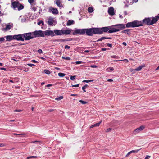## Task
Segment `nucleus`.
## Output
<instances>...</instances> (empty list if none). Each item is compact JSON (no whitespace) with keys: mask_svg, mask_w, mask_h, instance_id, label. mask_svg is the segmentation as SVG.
Returning a JSON list of instances; mask_svg holds the SVG:
<instances>
[{"mask_svg":"<svg viewBox=\"0 0 159 159\" xmlns=\"http://www.w3.org/2000/svg\"><path fill=\"white\" fill-rule=\"evenodd\" d=\"M78 34H80L82 35L86 34L88 36H92L93 34H98L97 28L77 29L75 30L73 33V35Z\"/></svg>","mask_w":159,"mask_h":159,"instance_id":"1","label":"nucleus"},{"mask_svg":"<svg viewBox=\"0 0 159 159\" xmlns=\"http://www.w3.org/2000/svg\"><path fill=\"white\" fill-rule=\"evenodd\" d=\"M142 26H143V25H142L141 21H139L137 20H134L133 22H128L126 24V28H134Z\"/></svg>","mask_w":159,"mask_h":159,"instance_id":"2","label":"nucleus"},{"mask_svg":"<svg viewBox=\"0 0 159 159\" xmlns=\"http://www.w3.org/2000/svg\"><path fill=\"white\" fill-rule=\"evenodd\" d=\"M141 22L142 23V25H143V24H145L148 25H152L153 24L156 23L153 17L152 18H145Z\"/></svg>","mask_w":159,"mask_h":159,"instance_id":"3","label":"nucleus"},{"mask_svg":"<svg viewBox=\"0 0 159 159\" xmlns=\"http://www.w3.org/2000/svg\"><path fill=\"white\" fill-rule=\"evenodd\" d=\"M11 5L14 9L17 8L18 10L19 11L22 10L24 7V6L18 1H14L12 2Z\"/></svg>","mask_w":159,"mask_h":159,"instance_id":"4","label":"nucleus"},{"mask_svg":"<svg viewBox=\"0 0 159 159\" xmlns=\"http://www.w3.org/2000/svg\"><path fill=\"white\" fill-rule=\"evenodd\" d=\"M33 38L39 37H44L43 31L39 30H36L32 32Z\"/></svg>","mask_w":159,"mask_h":159,"instance_id":"5","label":"nucleus"},{"mask_svg":"<svg viewBox=\"0 0 159 159\" xmlns=\"http://www.w3.org/2000/svg\"><path fill=\"white\" fill-rule=\"evenodd\" d=\"M24 40H29L33 38L32 32H29L22 34Z\"/></svg>","mask_w":159,"mask_h":159,"instance_id":"6","label":"nucleus"},{"mask_svg":"<svg viewBox=\"0 0 159 159\" xmlns=\"http://www.w3.org/2000/svg\"><path fill=\"white\" fill-rule=\"evenodd\" d=\"M98 34H101L103 32H108L109 27H105L101 28H97Z\"/></svg>","mask_w":159,"mask_h":159,"instance_id":"7","label":"nucleus"},{"mask_svg":"<svg viewBox=\"0 0 159 159\" xmlns=\"http://www.w3.org/2000/svg\"><path fill=\"white\" fill-rule=\"evenodd\" d=\"M44 37L45 36H51L53 37L55 36L54 33V31L51 30H47L43 31Z\"/></svg>","mask_w":159,"mask_h":159,"instance_id":"8","label":"nucleus"},{"mask_svg":"<svg viewBox=\"0 0 159 159\" xmlns=\"http://www.w3.org/2000/svg\"><path fill=\"white\" fill-rule=\"evenodd\" d=\"M14 39L18 41H24V39L23 38L22 34H19L14 35Z\"/></svg>","mask_w":159,"mask_h":159,"instance_id":"9","label":"nucleus"},{"mask_svg":"<svg viewBox=\"0 0 159 159\" xmlns=\"http://www.w3.org/2000/svg\"><path fill=\"white\" fill-rule=\"evenodd\" d=\"M63 32V30H54V34L56 35H62Z\"/></svg>","mask_w":159,"mask_h":159,"instance_id":"10","label":"nucleus"},{"mask_svg":"<svg viewBox=\"0 0 159 159\" xmlns=\"http://www.w3.org/2000/svg\"><path fill=\"white\" fill-rule=\"evenodd\" d=\"M145 128V126L143 125H141L139 127L136 128L134 131V133H138L140 131L143 130Z\"/></svg>","mask_w":159,"mask_h":159,"instance_id":"11","label":"nucleus"},{"mask_svg":"<svg viewBox=\"0 0 159 159\" xmlns=\"http://www.w3.org/2000/svg\"><path fill=\"white\" fill-rule=\"evenodd\" d=\"M120 30L119 29H116L114 28H111V27H109V30L108 31L109 33H112L118 32Z\"/></svg>","mask_w":159,"mask_h":159,"instance_id":"12","label":"nucleus"},{"mask_svg":"<svg viewBox=\"0 0 159 159\" xmlns=\"http://www.w3.org/2000/svg\"><path fill=\"white\" fill-rule=\"evenodd\" d=\"M125 24H116L114 25V26H117L118 27V29L121 30L123 29H124L125 28Z\"/></svg>","mask_w":159,"mask_h":159,"instance_id":"13","label":"nucleus"},{"mask_svg":"<svg viewBox=\"0 0 159 159\" xmlns=\"http://www.w3.org/2000/svg\"><path fill=\"white\" fill-rule=\"evenodd\" d=\"M72 30H73L71 29H68L64 30H63V35H67L69 34Z\"/></svg>","mask_w":159,"mask_h":159,"instance_id":"14","label":"nucleus"},{"mask_svg":"<svg viewBox=\"0 0 159 159\" xmlns=\"http://www.w3.org/2000/svg\"><path fill=\"white\" fill-rule=\"evenodd\" d=\"M108 12L109 15L112 16L114 15V9L112 7H110L108 10Z\"/></svg>","mask_w":159,"mask_h":159,"instance_id":"15","label":"nucleus"},{"mask_svg":"<svg viewBox=\"0 0 159 159\" xmlns=\"http://www.w3.org/2000/svg\"><path fill=\"white\" fill-rule=\"evenodd\" d=\"M50 11H51L52 13L54 14H57L58 13V11L57 9L51 8L49 9Z\"/></svg>","mask_w":159,"mask_h":159,"instance_id":"16","label":"nucleus"},{"mask_svg":"<svg viewBox=\"0 0 159 159\" xmlns=\"http://www.w3.org/2000/svg\"><path fill=\"white\" fill-rule=\"evenodd\" d=\"M6 38V41H10L13 39H14V36L8 35L5 37Z\"/></svg>","mask_w":159,"mask_h":159,"instance_id":"17","label":"nucleus"},{"mask_svg":"<svg viewBox=\"0 0 159 159\" xmlns=\"http://www.w3.org/2000/svg\"><path fill=\"white\" fill-rule=\"evenodd\" d=\"M11 25H6L5 28H2L1 30L2 31H6L11 29Z\"/></svg>","mask_w":159,"mask_h":159,"instance_id":"18","label":"nucleus"},{"mask_svg":"<svg viewBox=\"0 0 159 159\" xmlns=\"http://www.w3.org/2000/svg\"><path fill=\"white\" fill-rule=\"evenodd\" d=\"M54 22V20L52 18H49L48 21V23L50 25H52Z\"/></svg>","mask_w":159,"mask_h":159,"instance_id":"19","label":"nucleus"},{"mask_svg":"<svg viewBox=\"0 0 159 159\" xmlns=\"http://www.w3.org/2000/svg\"><path fill=\"white\" fill-rule=\"evenodd\" d=\"M56 3L58 6L60 7H62V5L60 0H56Z\"/></svg>","mask_w":159,"mask_h":159,"instance_id":"20","label":"nucleus"},{"mask_svg":"<svg viewBox=\"0 0 159 159\" xmlns=\"http://www.w3.org/2000/svg\"><path fill=\"white\" fill-rule=\"evenodd\" d=\"M74 23V21L73 20H69L67 23L66 25L67 26L70 25Z\"/></svg>","mask_w":159,"mask_h":159,"instance_id":"21","label":"nucleus"},{"mask_svg":"<svg viewBox=\"0 0 159 159\" xmlns=\"http://www.w3.org/2000/svg\"><path fill=\"white\" fill-rule=\"evenodd\" d=\"M145 66L144 65L139 66L138 67L135 69L134 70L137 71H139L143 67H144Z\"/></svg>","mask_w":159,"mask_h":159,"instance_id":"22","label":"nucleus"},{"mask_svg":"<svg viewBox=\"0 0 159 159\" xmlns=\"http://www.w3.org/2000/svg\"><path fill=\"white\" fill-rule=\"evenodd\" d=\"M111 39V37H102L100 38L99 39L97 40V42H99L100 41H101L105 39Z\"/></svg>","mask_w":159,"mask_h":159,"instance_id":"23","label":"nucleus"},{"mask_svg":"<svg viewBox=\"0 0 159 159\" xmlns=\"http://www.w3.org/2000/svg\"><path fill=\"white\" fill-rule=\"evenodd\" d=\"M153 18L156 23L157 21L159 20V13L157 16L153 17Z\"/></svg>","mask_w":159,"mask_h":159,"instance_id":"24","label":"nucleus"},{"mask_svg":"<svg viewBox=\"0 0 159 159\" xmlns=\"http://www.w3.org/2000/svg\"><path fill=\"white\" fill-rule=\"evenodd\" d=\"M88 11L89 12L91 13L93 11V8L91 7H89L88 9Z\"/></svg>","mask_w":159,"mask_h":159,"instance_id":"25","label":"nucleus"},{"mask_svg":"<svg viewBox=\"0 0 159 159\" xmlns=\"http://www.w3.org/2000/svg\"><path fill=\"white\" fill-rule=\"evenodd\" d=\"M129 30V29H126L122 31L121 32L124 33H127L128 34H129L128 33V32Z\"/></svg>","mask_w":159,"mask_h":159,"instance_id":"26","label":"nucleus"},{"mask_svg":"<svg viewBox=\"0 0 159 159\" xmlns=\"http://www.w3.org/2000/svg\"><path fill=\"white\" fill-rule=\"evenodd\" d=\"M58 75L59 77H62L65 76L66 74L62 73H59Z\"/></svg>","mask_w":159,"mask_h":159,"instance_id":"27","label":"nucleus"},{"mask_svg":"<svg viewBox=\"0 0 159 159\" xmlns=\"http://www.w3.org/2000/svg\"><path fill=\"white\" fill-rule=\"evenodd\" d=\"M102 121L101 120L99 122L96 123L94 124L95 127H98L100 125V124L102 122Z\"/></svg>","mask_w":159,"mask_h":159,"instance_id":"28","label":"nucleus"},{"mask_svg":"<svg viewBox=\"0 0 159 159\" xmlns=\"http://www.w3.org/2000/svg\"><path fill=\"white\" fill-rule=\"evenodd\" d=\"M63 98V97L62 96H60V97L57 98L55 99V100L59 101L61 100Z\"/></svg>","mask_w":159,"mask_h":159,"instance_id":"29","label":"nucleus"},{"mask_svg":"<svg viewBox=\"0 0 159 159\" xmlns=\"http://www.w3.org/2000/svg\"><path fill=\"white\" fill-rule=\"evenodd\" d=\"M44 73L47 74H50V71L48 70L45 69L44 70Z\"/></svg>","mask_w":159,"mask_h":159,"instance_id":"30","label":"nucleus"},{"mask_svg":"<svg viewBox=\"0 0 159 159\" xmlns=\"http://www.w3.org/2000/svg\"><path fill=\"white\" fill-rule=\"evenodd\" d=\"M88 87V85L87 84H85L84 86L82 87V89L83 90L84 92H85L86 91L85 89L86 88H87Z\"/></svg>","mask_w":159,"mask_h":159,"instance_id":"31","label":"nucleus"},{"mask_svg":"<svg viewBox=\"0 0 159 159\" xmlns=\"http://www.w3.org/2000/svg\"><path fill=\"white\" fill-rule=\"evenodd\" d=\"M79 102L83 104H84L87 103L86 102L82 100H80Z\"/></svg>","mask_w":159,"mask_h":159,"instance_id":"32","label":"nucleus"},{"mask_svg":"<svg viewBox=\"0 0 159 159\" xmlns=\"http://www.w3.org/2000/svg\"><path fill=\"white\" fill-rule=\"evenodd\" d=\"M62 58L63 59H66V60H70V57H62Z\"/></svg>","mask_w":159,"mask_h":159,"instance_id":"33","label":"nucleus"},{"mask_svg":"<svg viewBox=\"0 0 159 159\" xmlns=\"http://www.w3.org/2000/svg\"><path fill=\"white\" fill-rule=\"evenodd\" d=\"M37 157H38L36 156H31L28 157H27V159H29L31 158H36Z\"/></svg>","mask_w":159,"mask_h":159,"instance_id":"34","label":"nucleus"},{"mask_svg":"<svg viewBox=\"0 0 159 159\" xmlns=\"http://www.w3.org/2000/svg\"><path fill=\"white\" fill-rule=\"evenodd\" d=\"M76 77V75L71 76L70 77V79L72 80H74Z\"/></svg>","mask_w":159,"mask_h":159,"instance_id":"35","label":"nucleus"},{"mask_svg":"<svg viewBox=\"0 0 159 159\" xmlns=\"http://www.w3.org/2000/svg\"><path fill=\"white\" fill-rule=\"evenodd\" d=\"M111 57L112 58L118 59L119 58V57L118 56H116L115 55H113L111 56Z\"/></svg>","mask_w":159,"mask_h":159,"instance_id":"36","label":"nucleus"},{"mask_svg":"<svg viewBox=\"0 0 159 159\" xmlns=\"http://www.w3.org/2000/svg\"><path fill=\"white\" fill-rule=\"evenodd\" d=\"M139 150H133L130 151L131 153H137L138 152V151Z\"/></svg>","mask_w":159,"mask_h":159,"instance_id":"37","label":"nucleus"},{"mask_svg":"<svg viewBox=\"0 0 159 159\" xmlns=\"http://www.w3.org/2000/svg\"><path fill=\"white\" fill-rule=\"evenodd\" d=\"M36 142L39 143V144H41V142L40 141H32L31 142L32 143H35Z\"/></svg>","mask_w":159,"mask_h":159,"instance_id":"38","label":"nucleus"},{"mask_svg":"<svg viewBox=\"0 0 159 159\" xmlns=\"http://www.w3.org/2000/svg\"><path fill=\"white\" fill-rule=\"evenodd\" d=\"M42 24L43 25H44V22L42 21H40L38 23V25H40V24Z\"/></svg>","mask_w":159,"mask_h":159,"instance_id":"39","label":"nucleus"},{"mask_svg":"<svg viewBox=\"0 0 159 159\" xmlns=\"http://www.w3.org/2000/svg\"><path fill=\"white\" fill-rule=\"evenodd\" d=\"M84 63V62H83L81 61H77L75 62V63L76 64H79Z\"/></svg>","mask_w":159,"mask_h":159,"instance_id":"40","label":"nucleus"},{"mask_svg":"<svg viewBox=\"0 0 159 159\" xmlns=\"http://www.w3.org/2000/svg\"><path fill=\"white\" fill-rule=\"evenodd\" d=\"M57 41L61 42L67 41L66 39H60L57 40Z\"/></svg>","mask_w":159,"mask_h":159,"instance_id":"41","label":"nucleus"},{"mask_svg":"<svg viewBox=\"0 0 159 159\" xmlns=\"http://www.w3.org/2000/svg\"><path fill=\"white\" fill-rule=\"evenodd\" d=\"M120 61H125L126 62L128 63L129 62L128 60L127 59H125L124 60H119Z\"/></svg>","mask_w":159,"mask_h":159,"instance_id":"42","label":"nucleus"},{"mask_svg":"<svg viewBox=\"0 0 159 159\" xmlns=\"http://www.w3.org/2000/svg\"><path fill=\"white\" fill-rule=\"evenodd\" d=\"M37 52H38V53H39V54L42 53L43 52L42 50L41 49H39L38 50Z\"/></svg>","mask_w":159,"mask_h":159,"instance_id":"43","label":"nucleus"},{"mask_svg":"<svg viewBox=\"0 0 159 159\" xmlns=\"http://www.w3.org/2000/svg\"><path fill=\"white\" fill-rule=\"evenodd\" d=\"M13 134L14 135H25V134H16V133H14Z\"/></svg>","mask_w":159,"mask_h":159,"instance_id":"44","label":"nucleus"},{"mask_svg":"<svg viewBox=\"0 0 159 159\" xmlns=\"http://www.w3.org/2000/svg\"><path fill=\"white\" fill-rule=\"evenodd\" d=\"M112 130V129L111 128H109L107 129V131H106V132H110Z\"/></svg>","mask_w":159,"mask_h":159,"instance_id":"45","label":"nucleus"},{"mask_svg":"<svg viewBox=\"0 0 159 159\" xmlns=\"http://www.w3.org/2000/svg\"><path fill=\"white\" fill-rule=\"evenodd\" d=\"M28 65L30 67H32L35 66V65L34 64H28Z\"/></svg>","mask_w":159,"mask_h":159,"instance_id":"46","label":"nucleus"},{"mask_svg":"<svg viewBox=\"0 0 159 159\" xmlns=\"http://www.w3.org/2000/svg\"><path fill=\"white\" fill-rule=\"evenodd\" d=\"M109 69L111 71L113 70H114V68L113 67H110L109 68L107 69L106 70H107Z\"/></svg>","mask_w":159,"mask_h":159,"instance_id":"47","label":"nucleus"},{"mask_svg":"<svg viewBox=\"0 0 159 159\" xmlns=\"http://www.w3.org/2000/svg\"><path fill=\"white\" fill-rule=\"evenodd\" d=\"M22 111V110H15L14 111V112H20Z\"/></svg>","mask_w":159,"mask_h":159,"instance_id":"48","label":"nucleus"},{"mask_svg":"<svg viewBox=\"0 0 159 159\" xmlns=\"http://www.w3.org/2000/svg\"><path fill=\"white\" fill-rule=\"evenodd\" d=\"M34 1V0H28V2L30 3L31 4L33 3Z\"/></svg>","mask_w":159,"mask_h":159,"instance_id":"49","label":"nucleus"},{"mask_svg":"<svg viewBox=\"0 0 159 159\" xmlns=\"http://www.w3.org/2000/svg\"><path fill=\"white\" fill-rule=\"evenodd\" d=\"M79 85V84L76 85H72V86L73 87H78Z\"/></svg>","mask_w":159,"mask_h":159,"instance_id":"50","label":"nucleus"},{"mask_svg":"<svg viewBox=\"0 0 159 159\" xmlns=\"http://www.w3.org/2000/svg\"><path fill=\"white\" fill-rule=\"evenodd\" d=\"M5 40V39L3 37L0 38V41H3Z\"/></svg>","mask_w":159,"mask_h":159,"instance_id":"51","label":"nucleus"},{"mask_svg":"<svg viewBox=\"0 0 159 159\" xmlns=\"http://www.w3.org/2000/svg\"><path fill=\"white\" fill-rule=\"evenodd\" d=\"M70 48V47L68 45H66L65 46V49H69Z\"/></svg>","mask_w":159,"mask_h":159,"instance_id":"52","label":"nucleus"},{"mask_svg":"<svg viewBox=\"0 0 159 159\" xmlns=\"http://www.w3.org/2000/svg\"><path fill=\"white\" fill-rule=\"evenodd\" d=\"M150 157V156L148 155H147L145 157V159H149Z\"/></svg>","mask_w":159,"mask_h":159,"instance_id":"53","label":"nucleus"},{"mask_svg":"<svg viewBox=\"0 0 159 159\" xmlns=\"http://www.w3.org/2000/svg\"><path fill=\"white\" fill-rule=\"evenodd\" d=\"M107 46L110 47H112V45L110 43H108L107 44Z\"/></svg>","mask_w":159,"mask_h":159,"instance_id":"54","label":"nucleus"},{"mask_svg":"<svg viewBox=\"0 0 159 159\" xmlns=\"http://www.w3.org/2000/svg\"><path fill=\"white\" fill-rule=\"evenodd\" d=\"M54 109H50L48 110V111L51 112H52V111H54Z\"/></svg>","mask_w":159,"mask_h":159,"instance_id":"55","label":"nucleus"},{"mask_svg":"<svg viewBox=\"0 0 159 159\" xmlns=\"http://www.w3.org/2000/svg\"><path fill=\"white\" fill-rule=\"evenodd\" d=\"M107 81L109 82H112L113 81V80L111 79H109L107 80Z\"/></svg>","mask_w":159,"mask_h":159,"instance_id":"56","label":"nucleus"},{"mask_svg":"<svg viewBox=\"0 0 159 159\" xmlns=\"http://www.w3.org/2000/svg\"><path fill=\"white\" fill-rule=\"evenodd\" d=\"M90 67L92 68H96L97 66L96 65H91Z\"/></svg>","mask_w":159,"mask_h":159,"instance_id":"57","label":"nucleus"},{"mask_svg":"<svg viewBox=\"0 0 159 159\" xmlns=\"http://www.w3.org/2000/svg\"><path fill=\"white\" fill-rule=\"evenodd\" d=\"M67 41H70L72 40V38H67L66 39Z\"/></svg>","mask_w":159,"mask_h":159,"instance_id":"58","label":"nucleus"},{"mask_svg":"<svg viewBox=\"0 0 159 159\" xmlns=\"http://www.w3.org/2000/svg\"><path fill=\"white\" fill-rule=\"evenodd\" d=\"M131 153V152H129L126 155V157H128L129 155H130Z\"/></svg>","mask_w":159,"mask_h":159,"instance_id":"59","label":"nucleus"},{"mask_svg":"<svg viewBox=\"0 0 159 159\" xmlns=\"http://www.w3.org/2000/svg\"><path fill=\"white\" fill-rule=\"evenodd\" d=\"M135 70V69H133L132 68H130V69H129V70L131 72H132V71H133L134 70Z\"/></svg>","mask_w":159,"mask_h":159,"instance_id":"60","label":"nucleus"},{"mask_svg":"<svg viewBox=\"0 0 159 159\" xmlns=\"http://www.w3.org/2000/svg\"><path fill=\"white\" fill-rule=\"evenodd\" d=\"M102 51H105L107 50V48H102Z\"/></svg>","mask_w":159,"mask_h":159,"instance_id":"61","label":"nucleus"},{"mask_svg":"<svg viewBox=\"0 0 159 159\" xmlns=\"http://www.w3.org/2000/svg\"><path fill=\"white\" fill-rule=\"evenodd\" d=\"M0 69L1 70H6V69L5 68H0Z\"/></svg>","mask_w":159,"mask_h":159,"instance_id":"62","label":"nucleus"},{"mask_svg":"<svg viewBox=\"0 0 159 159\" xmlns=\"http://www.w3.org/2000/svg\"><path fill=\"white\" fill-rule=\"evenodd\" d=\"M94 127H95L94 124V125H91V126H90V128H93Z\"/></svg>","mask_w":159,"mask_h":159,"instance_id":"63","label":"nucleus"},{"mask_svg":"<svg viewBox=\"0 0 159 159\" xmlns=\"http://www.w3.org/2000/svg\"><path fill=\"white\" fill-rule=\"evenodd\" d=\"M122 44L125 46H126L127 45V44L125 42H123Z\"/></svg>","mask_w":159,"mask_h":159,"instance_id":"64","label":"nucleus"}]
</instances>
